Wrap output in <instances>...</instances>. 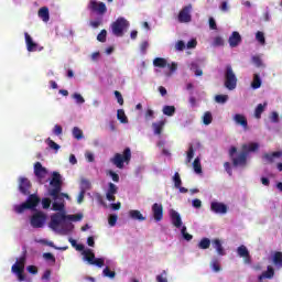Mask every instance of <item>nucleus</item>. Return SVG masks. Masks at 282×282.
I'll return each instance as SVG.
<instances>
[{
  "label": "nucleus",
  "instance_id": "obj_1",
  "mask_svg": "<svg viewBox=\"0 0 282 282\" xmlns=\"http://www.w3.org/2000/svg\"><path fill=\"white\" fill-rule=\"evenodd\" d=\"M52 189L48 191V195L57 203L63 204V181H61V174L58 172H53V177L50 182Z\"/></svg>",
  "mask_w": 282,
  "mask_h": 282
},
{
  "label": "nucleus",
  "instance_id": "obj_2",
  "mask_svg": "<svg viewBox=\"0 0 282 282\" xmlns=\"http://www.w3.org/2000/svg\"><path fill=\"white\" fill-rule=\"evenodd\" d=\"M40 204L41 197L36 194H30L24 203L14 206V210L18 215H21L25 213V210H36Z\"/></svg>",
  "mask_w": 282,
  "mask_h": 282
},
{
  "label": "nucleus",
  "instance_id": "obj_3",
  "mask_svg": "<svg viewBox=\"0 0 282 282\" xmlns=\"http://www.w3.org/2000/svg\"><path fill=\"white\" fill-rule=\"evenodd\" d=\"M229 158L232 162V166L236 169L238 166L246 167L248 165V151L246 150L238 152L237 147H231L229 149Z\"/></svg>",
  "mask_w": 282,
  "mask_h": 282
},
{
  "label": "nucleus",
  "instance_id": "obj_4",
  "mask_svg": "<svg viewBox=\"0 0 282 282\" xmlns=\"http://www.w3.org/2000/svg\"><path fill=\"white\" fill-rule=\"evenodd\" d=\"M110 162L117 166V169H124V163L129 164L131 162V149L126 148L121 153H116L112 159H110Z\"/></svg>",
  "mask_w": 282,
  "mask_h": 282
},
{
  "label": "nucleus",
  "instance_id": "obj_5",
  "mask_svg": "<svg viewBox=\"0 0 282 282\" xmlns=\"http://www.w3.org/2000/svg\"><path fill=\"white\" fill-rule=\"evenodd\" d=\"M225 87L229 89V91L237 89V75L235 70H232L231 65H227L225 68Z\"/></svg>",
  "mask_w": 282,
  "mask_h": 282
},
{
  "label": "nucleus",
  "instance_id": "obj_6",
  "mask_svg": "<svg viewBox=\"0 0 282 282\" xmlns=\"http://www.w3.org/2000/svg\"><path fill=\"white\" fill-rule=\"evenodd\" d=\"M127 28H129V21L124 18H118L111 24L112 34L115 36H124V30H127Z\"/></svg>",
  "mask_w": 282,
  "mask_h": 282
},
{
  "label": "nucleus",
  "instance_id": "obj_7",
  "mask_svg": "<svg viewBox=\"0 0 282 282\" xmlns=\"http://www.w3.org/2000/svg\"><path fill=\"white\" fill-rule=\"evenodd\" d=\"M87 10L94 14H98V17H105V14H107V4H105V2L89 0Z\"/></svg>",
  "mask_w": 282,
  "mask_h": 282
},
{
  "label": "nucleus",
  "instance_id": "obj_8",
  "mask_svg": "<svg viewBox=\"0 0 282 282\" xmlns=\"http://www.w3.org/2000/svg\"><path fill=\"white\" fill-rule=\"evenodd\" d=\"M191 12H193V4L183 7L177 15L178 23H191V21H193Z\"/></svg>",
  "mask_w": 282,
  "mask_h": 282
},
{
  "label": "nucleus",
  "instance_id": "obj_9",
  "mask_svg": "<svg viewBox=\"0 0 282 282\" xmlns=\"http://www.w3.org/2000/svg\"><path fill=\"white\" fill-rule=\"evenodd\" d=\"M47 221V216L43 212H36L32 215L30 224L32 228H43Z\"/></svg>",
  "mask_w": 282,
  "mask_h": 282
},
{
  "label": "nucleus",
  "instance_id": "obj_10",
  "mask_svg": "<svg viewBox=\"0 0 282 282\" xmlns=\"http://www.w3.org/2000/svg\"><path fill=\"white\" fill-rule=\"evenodd\" d=\"M65 219H67V215H65V213L53 214L51 216L50 228H52V230H58V226H61Z\"/></svg>",
  "mask_w": 282,
  "mask_h": 282
},
{
  "label": "nucleus",
  "instance_id": "obj_11",
  "mask_svg": "<svg viewBox=\"0 0 282 282\" xmlns=\"http://www.w3.org/2000/svg\"><path fill=\"white\" fill-rule=\"evenodd\" d=\"M152 215L155 221H162L164 219V206L160 203H154L152 205Z\"/></svg>",
  "mask_w": 282,
  "mask_h": 282
},
{
  "label": "nucleus",
  "instance_id": "obj_12",
  "mask_svg": "<svg viewBox=\"0 0 282 282\" xmlns=\"http://www.w3.org/2000/svg\"><path fill=\"white\" fill-rule=\"evenodd\" d=\"M210 210L216 215H226V213H228V206L224 203L212 202Z\"/></svg>",
  "mask_w": 282,
  "mask_h": 282
},
{
  "label": "nucleus",
  "instance_id": "obj_13",
  "mask_svg": "<svg viewBox=\"0 0 282 282\" xmlns=\"http://www.w3.org/2000/svg\"><path fill=\"white\" fill-rule=\"evenodd\" d=\"M32 188V183L26 177H20L19 191L22 195H30V189Z\"/></svg>",
  "mask_w": 282,
  "mask_h": 282
},
{
  "label": "nucleus",
  "instance_id": "obj_14",
  "mask_svg": "<svg viewBox=\"0 0 282 282\" xmlns=\"http://www.w3.org/2000/svg\"><path fill=\"white\" fill-rule=\"evenodd\" d=\"M34 175L37 180H45V175H47V169L41 164V162H36L34 164Z\"/></svg>",
  "mask_w": 282,
  "mask_h": 282
},
{
  "label": "nucleus",
  "instance_id": "obj_15",
  "mask_svg": "<svg viewBox=\"0 0 282 282\" xmlns=\"http://www.w3.org/2000/svg\"><path fill=\"white\" fill-rule=\"evenodd\" d=\"M237 254L238 257H241L245 259V263H250L251 258H250V251H248V248L243 245L237 248Z\"/></svg>",
  "mask_w": 282,
  "mask_h": 282
},
{
  "label": "nucleus",
  "instance_id": "obj_16",
  "mask_svg": "<svg viewBox=\"0 0 282 282\" xmlns=\"http://www.w3.org/2000/svg\"><path fill=\"white\" fill-rule=\"evenodd\" d=\"M170 217H171L172 225L175 228H183L184 227V226H182L183 223H182V216H180V213L172 209L171 214H170Z\"/></svg>",
  "mask_w": 282,
  "mask_h": 282
},
{
  "label": "nucleus",
  "instance_id": "obj_17",
  "mask_svg": "<svg viewBox=\"0 0 282 282\" xmlns=\"http://www.w3.org/2000/svg\"><path fill=\"white\" fill-rule=\"evenodd\" d=\"M212 246L216 249V252L219 257H226V249H224V245L219 238L212 240Z\"/></svg>",
  "mask_w": 282,
  "mask_h": 282
},
{
  "label": "nucleus",
  "instance_id": "obj_18",
  "mask_svg": "<svg viewBox=\"0 0 282 282\" xmlns=\"http://www.w3.org/2000/svg\"><path fill=\"white\" fill-rule=\"evenodd\" d=\"M118 193V186L113 183L108 184V191L106 193V199L108 202H113L116 199V194Z\"/></svg>",
  "mask_w": 282,
  "mask_h": 282
},
{
  "label": "nucleus",
  "instance_id": "obj_19",
  "mask_svg": "<svg viewBox=\"0 0 282 282\" xmlns=\"http://www.w3.org/2000/svg\"><path fill=\"white\" fill-rule=\"evenodd\" d=\"M25 270V258H20L19 260H17V262L12 265L11 268V272H13V274H17L19 272H23Z\"/></svg>",
  "mask_w": 282,
  "mask_h": 282
},
{
  "label": "nucleus",
  "instance_id": "obj_20",
  "mask_svg": "<svg viewBox=\"0 0 282 282\" xmlns=\"http://www.w3.org/2000/svg\"><path fill=\"white\" fill-rule=\"evenodd\" d=\"M24 39L28 52H36V50H39V44L32 40V36H30L28 33H24Z\"/></svg>",
  "mask_w": 282,
  "mask_h": 282
},
{
  "label": "nucleus",
  "instance_id": "obj_21",
  "mask_svg": "<svg viewBox=\"0 0 282 282\" xmlns=\"http://www.w3.org/2000/svg\"><path fill=\"white\" fill-rule=\"evenodd\" d=\"M241 43V34L239 32L234 31L231 35L229 36V45L230 47H238V45Z\"/></svg>",
  "mask_w": 282,
  "mask_h": 282
},
{
  "label": "nucleus",
  "instance_id": "obj_22",
  "mask_svg": "<svg viewBox=\"0 0 282 282\" xmlns=\"http://www.w3.org/2000/svg\"><path fill=\"white\" fill-rule=\"evenodd\" d=\"M165 124H166V120H161L152 123L154 135H162V131H164Z\"/></svg>",
  "mask_w": 282,
  "mask_h": 282
},
{
  "label": "nucleus",
  "instance_id": "obj_23",
  "mask_svg": "<svg viewBox=\"0 0 282 282\" xmlns=\"http://www.w3.org/2000/svg\"><path fill=\"white\" fill-rule=\"evenodd\" d=\"M130 219H134V221H147V217L142 215V213L138 209H131L129 212Z\"/></svg>",
  "mask_w": 282,
  "mask_h": 282
},
{
  "label": "nucleus",
  "instance_id": "obj_24",
  "mask_svg": "<svg viewBox=\"0 0 282 282\" xmlns=\"http://www.w3.org/2000/svg\"><path fill=\"white\" fill-rule=\"evenodd\" d=\"M234 120L236 124H240L243 129H248V119H246V116L237 113L235 115Z\"/></svg>",
  "mask_w": 282,
  "mask_h": 282
},
{
  "label": "nucleus",
  "instance_id": "obj_25",
  "mask_svg": "<svg viewBox=\"0 0 282 282\" xmlns=\"http://www.w3.org/2000/svg\"><path fill=\"white\" fill-rule=\"evenodd\" d=\"M262 158H263V160H267V162H269V164H272V162H274V158H282V151L264 153Z\"/></svg>",
  "mask_w": 282,
  "mask_h": 282
},
{
  "label": "nucleus",
  "instance_id": "obj_26",
  "mask_svg": "<svg viewBox=\"0 0 282 282\" xmlns=\"http://www.w3.org/2000/svg\"><path fill=\"white\" fill-rule=\"evenodd\" d=\"M259 281H263V279H274V269L272 267H267V271L262 272L258 276Z\"/></svg>",
  "mask_w": 282,
  "mask_h": 282
},
{
  "label": "nucleus",
  "instance_id": "obj_27",
  "mask_svg": "<svg viewBox=\"0 0 282 282\" xmlns=\"http://www.w3.org/2000/svg\"><path fill=\"white\" fill-rule=\"evenodd\" d=\"M39 17L44 23H47V21H50V9L47 7H42L39 10Z\"/></svg>",
  "mask_w": 282,
  "mask_h": 282
},
{
  "label": "nucleus",
  "instance_id": "obj_28",
  "mask_svg": "<svg viewBox=\"0 0 282 282\" xmlns=\"http://www.w3.org/2000/svg\"><path fill=\"white\" fill-rule=\"evenodd\" d=\"M85 261H87L90 265L94 263V260L96 259V254L91 249H86L83 251Z\"/></svg>",
  "mask_w": 282,
  "mask_h": 282
},
{
  "label": "nucleus",
  "instance_id": "obj_29",
  "mask_svg": "<svg viewBox=\"0 0 282 282\" xmlns=\"http://www.w3.org/2000/svg\"><path fill=\"white\" fill-rule=\"evenodd\" d=\"M154 67H160L161 69H164V67H167L169 62L164 57H156L153 61Z\"/></svg>",
  "mask_w": 282,
  "mask_h": 282
},
{
  "label": "nucleus",
  "instance_id": "obj_30",
  "mask_svg": "<svg viewBox=\"0 0 282 282\" xmlns=\"http://www.w3.org/2000/svg\"><path fill=\"white\" fill-rule=\"evenodd\" d=\"M265 107H268V102L259 104L254 110V118H257L258 120L261 119V113L265 111Z\"/></svg>",
  "mask_w": 282,
  "mask_h": 282
},
{
  "label": "nucleus",
  "instance_id": "obj_31",
  "mask_svg": "<svg viewBox=\"0 0 282 282\" xmlns=\"http://www.w3.org/2000/svg\"><path fill=\"white\" fill-rule=\"evenodd\" d=\"M117 120H119L121 124H127L129 122V118H127L124 110L122 109L117 110Z\"/></svg>",
  "mask_w": 282,
  "mask_h": 282
},
{
  "label": "nucleus",
  "instance_id": "obj_32",
  "mask_svg": "<svg viewBox=\"0 0 282 282\" xmlns=\"http://www.w3.org/2000/svg\"><path fill=\"white\" fill-rule=\"evenodd\" d=\"M273 263L276 268H282V252L276 251L273 256Z\"/></svg>",
  "mask_w": 282,
  "mask_h": 282
},
{
  "label": "nucleus",
  "instance_id": "obj_33",
  "mask_svg": "<svg viewBox=\"0 0 282 282\" xmlns=\"http://www.w3.org/2000/svg\"><path fill=\"white\" fill-rule=\"evenodd\" d=\"M261 83L259 74H253V80L251 82L252 89H259L261 87Z\"/></svg>",
  "mask_w": 282,
  "mask_h": 282
},
{
  "label": "nucleus",
  "instance_id": "obj_34",
  "mask_svg": "<svg viewBox=\"0 0 282 282\" xmlns=\"http://www.w3.org/2000/svg\"><path fill=\"white\" fill-rule=\"evenodd\" d=\"M198 248L200 250H208L210 248V239H208V238L200 239V241L198 243Z\"/></svg>",
  "mask_w": 282,
  "mask_h": 282
},
{
  "label": "nucleus",
  "instance_id": "obj_35",
  "mask_svg": "<svg viewBox=\"0 0 282 282\" xmlns=\"http://www.w3.org/2000/svg\"><path fill=\"white\" fill-rule=\"evenodd\" d=\"M52 209L55 210L56 213H65V204L54 202L52 205Z\"/></svg>",
  "mask_w": 282,
  "mask_h": 282
},
{
  "label": "nucleus",
  "instance_id": "obj_36",
  "mask_svg": "<svg viewBox=\"0 0 282 282\" xmlns=\"http://www.w3.org/2000/svg\"><path fill=\"white\" fill-rule=\"evenodd\" d=\"M89 188H91V183L88 180L83 178L80 181V191L84 193H87V191H89Z\"/></svg>",
  "mask_w": 282,
  "mask_h": 282
},
{
  "label": "nucleus",
  "instance_id": "obj_37",
  "mask_svg": "<svg viewBox=\"0 0 282 282\" xmlns=\"http://www.w3.org/2000/svg\"><path fill=\"white\" fill-rule=\"evenodd\" d=\"M164 116H175V106H164L163 107Z\"/></svg>",
  "mask_w": 282,
  "mask_h": 282
},
{
  "label": "nucleus",
  "instance_id": "obj_38",
  "mask_svg": "<svg viewBox=\"0 0 282 282\" xmlns=\"http://www.w3.org/2000/svg\"><path fill=\"white\" fill-rule=\"evenodd\" d=\"M73 137L75 138V140H83V138H84L83 130H80V128H78V127H74L73 128Z\"/></svg>",
  "mask_w": 282,
  "mask_h": 282
},
{
  "label": "nucleus",
  "instance_id": "obj_39",
  "mask_svg": "<svg viewBox=\"0 0 282 282\" xmlns=\"http://www.w3.org/2000/svg\"><path fill=\"white\" fill-rule=\"evenodd\" d=\"M213 122V113L210 111H206L203 116V123L208 126Z\"/></svg>",
  "mask_w": 282,
  "mask_h": 282
},
{
  "label": "nucleus",
  "instance_id": "obj_40",
  "mask_svg": "<svg viewBox=\"0 0 282 282\" xmlns=\"http://www.w3.org/2000/svg\"><path fill=\"white\" fill-rule=\"evenodd\" d=\"M215 100L218 105H226L228 102V95H216Z\"/></svg>",
  "mask_w": 282,
  "mask_h": 282
},
{
  "label": "nucleus",
  "instance_id": "obj_41",
  "mask_svg": "<svg viewBox=\"0 0 282 282\" xmlns=\"http://www.w3.org/2000/svg\"><path fill=\"white\" fill-rule=\"evenodd\" d=\"M193 169L195 173H202V162L199 161V158H196L193 162Z\"/></svg>",
  "mask_w": 282,
  "mask_h": 282
},
{
  "label": "nucleus",
  "instance_id": "obj_42",
  "mask_svg": "<svg viewBox=\"0 0 282 282\" xmlns=\"http://www.w3.org/2000/svg\"><path fill=\"white\" fill-rule=\"evenodd\" d=\"M173 182H174L175 188H180V186H182V177H180L178 172H175V174L173 176Z\"/></svg>",
  "mask_w": 282,
  "mask_h": 282
},
{
  "label": "nucleus",
  "instance_id": "obj_43",
  "mask_svg": "<svg viewBox=\"0 0 282 282\" xmlns=\"http://www.w3.org/2000/svg\"><path fill=\"white\" fill-rule=\"evenodd\" d=\"M97 41L99 43H106L107 42V30H101L100 33L97 35Z\"/></svg>",
  "mask_w": 282,
  "mask_h": 282
},
{
  "label": "nucleus",
  "instance_id": "obj_44",
  "mask_svg": "<svg viewBox=\"0 0 282 282\" xmlns=\"http://www.w3.org/2000/svg\"><path fill=\"white\" fill-rule=\"evenodd\" d=\"M181 235L183 236V239H185V241H191L193 239V235L186 232V226L182 227Z\"/></svg>",
  "mask_w": 282,
  "mask_h": 282
},
{
  "label": "nucleus",
  "instance_id": "obj_45",
  "mask_svg": "<svg viewBox=\"0 0 282 282\" xmlns=\"http://www.w3.org/2000/svg\"><path fill=\"white\" fill-rule=\"evenodd\" d=\"M256 39L259 43H261V45H265V35L263 34V32L258 31L256 33Z\"/></svg>",
  "mask_w": 282,
  "mask_h": 282
},
{
  "label": "nucleus",
  "instance_id": "obj_46",
  "mask_svg": "<svg viewBox=\"0 0 282 282\" xmlns=\"http://www.w3.org/2000/svg\"><path fill=\"white\" fill-rule=\"evenodd\" d=\"M193 158H195V150L193 149V145H189L186 158L187 163H191Z\"/></svg>",
  "mask_w": 282,
  "mask_h": 282
},
{
  "label": "nucleus",
  "instance_id": "obj_47",
  "mask_svg": "<svg viewBox=\"0 0 282 282\" xmlns=\"http://www.w3.org/2000/svg\"><path fill=\"white\" fill-rule=\"evenodd\" d=\"M66 219H69V221H80L83 219V214L67 215Z\"/></svg>",
  "mask_w": 282,
  "mask_h": 282
},
{
  "label": "nucleus",
  "instance_id": "obj_48",
  "mask_svg": "<svg viewBox=\"0 0 282 282\" xmlns=\"http://www.w3.org/2000/svg\"><path fill=\"white\" fill-rule=\"evenodd\" d=\"M104 276H108V279H115L116 278V272L110 271L109 267H106L104 269Z\"/></svg>",
  "mask_w": 282,
  "mask_h": 282
},
{
  "label": "nucleus",
  "instance_id": "obj_49",
  "mask_svg": "<svg viewBox=\"0 0 282 282\" xmlns=\"http://www.w3.org/2000/svg\"><path fill=\"white\" fill-rule=\"evenodd\" d=\"M107 175H109L111 177L112 182H117V183L120 182V175H118V173L109 170L107 172Z\"/></svg>",
  "mask_w": 282,
  "mask_h": 282
},
{
  "label": "nucleus",
  "instance_id": "obj_50",
  "mask_svg": "<svg viewBox=\"0 0 282 282\" xmlns=\"http://www.w3.org/2000/svg\"><path fill=\"white\" fill-rule=\"evenodd\" d=\"M117 221H118V215L112 214V215H110V216L108 217V224H109V226H111V227L116 226Z\"/></svg>",
  "mask_w": 282,
  "mask_h": 282
},
{
  "label": "nucleus",
  "instance_id": "obj_51",
  "mask_svg": "<svg viewBox=\"0 0 282 282\" xmlns=\"http://www.w3.org/2000/svg\"><path fill=\"white\" fill-rule=\"evenodd\" d=\"M90 265H97V268H102V265H105V259L95 258Z\"/></svg>",
  "mask_w": 282,
  "mask_h": 282
},
{
  "label": "nucleus",
  "instance_id": "obj_52",
  "mask_svg": "<svg viewBox=\"0 0 282 282\" xmlns=\"http://www.w3.org/2000/svg\"><path fill=\"white\" fill-rule=\"evenodd\" d=\"M73 98H74V100H76L77 105H83V104H85V98L82 97V95L78 94V93H75V94L73 95Z\"/></svg>",
  "mask_w": 282,
  "mask_h": 282
},
{
  "label": "nucleus",
  "instance_id": "obj_53",
  "mask_svg": "<svg viewBox=\"0 0 282 282\" xmlns=\"http://www.w3.org/2000/svg\"><path fill=\"white\" fill-rule=\"evenodd\" d=\"M115 96L117 98L118 105H124V98H122V94H120V91L115 90Z\"/></svg>",
  "mask_w": 282,
  "mask_h": 282
},
{
  "label": "nucleus",
  "instance_id": "obj_54",
  "mask_svg": "<svg viewBox=\"0 0 282 282\" xmlns=\"http://www.w3.org/2000/svg\"><path fill=\"white\" fill-rule=\"evenodd\" d=\"M191 69H195V76H203L204 72L199 68H197V64L192 63L191 64Z\"/></svg>",
  "mask_w": 282,
  "mask_h": 282
},
{
  "label": "nucleus",
  "instance_id": "obj_55",
  "mask_svg": "<svg viewBox=\"0 0 282 282\" xmlns=\"http://www.w3.org/2000/svg\"><path fill=\"white\" fill-rule=\"evenodd\" d=\"M50 206H52V200L50 198H43L42 207L44 208V210H47V208H50Z\"/></svg>",
  "mask_w": 282,
  "mask_h": 282
},
{
  "label": "nucleus",
  "instance_id": "obj_56",
  "mask_svg": "<svg viewBox=\"0 0 282 282\" xmlns=\"http://www.w3.org/2000/svg\"><path fill=\"white\" fill-rule=\"evenodd\" d=\"M212 270H214V272H220L221 271V267L219 265V262L217 260H213Z\"/></svg>",
  "mask_w": 282,
  "mask_h": 282
},
{
  "label": "nucleus",
  "instance_id": "obj_57",
  "mask_svg": "<svg viewBox=\"0 0 282 282\" xmlns=\"http://www.w3.org/2000/svg\"><path fill=\"white\" fill-rule=\"evenodd\" d=\"M100 25H102V18H98L95 21H90V26L91 28H100Z\"/></svg>",
  "mask_w": 282,
  "mask_h": 282
},
{
  "label": "nucleus",
  "instance_id": "obj_58",
  "mask_svg": "<svg viewBox=\"0 0 282 282\" xmlns=\"http://www.w3.org/2000/svg\"><path fill=\"white\" fill-rule=\"evenodd\" d=\"M214 45L216 47H221V45H224V39L221 36H216L214 39Z\"/></svg>",
  "mask_w": 282,
  "mask_h": 282
},
{
  "label": "nucleus",
  "instance_id": "obj_59",
  "mask_svg": "<svg viewBox=\"0 0 282 282\" xmlns=\"http://www.w3.org/2000/svg\"><path fill=\"white\" fill-rule=\"evenodd\" d=\"M251 61L253 64H256L257 67H261V65H263L261 57H259L258 55H254Z\"/></svg>",
  "mask_w": 282,
  "mask_h": 282
},
{
  "label": "nucleus",
  "instance_id": "obj_60",
  "mask_svg": "<svg viewBox=\"0 0 282 282\" xmlns=\"http://www.w3.org/2000/svg\"><path fill=\"white\" fill-rule=\"evenodd\" d=\"M156 281L158 282H169V280L166 279V272L163 271L162 274L156 275Z\"/></svg>",
  "mask_w": 282,
  "mask_h": 282
},
{
  "label": "nucleus",
  "instance_id": "obj_61",
  "mask_svg": "<svg viewBox=\"0 0 282 282\" xmlns=\"http://www.w3.org/2000/svg\"><path fill=\"white\" fill-rule=\"evenodd\" d=\"M224 169L226 171V173H228V175H232V167L230 166V162H225L224 163Z\"/></svg>",
  "mask_w": 282,
  "mask_h": 282
},
{
  "label": "nucleus",
  "instance_id": "obj_62",
  "mask_svg": "<svg viewBox=\"0 0 282 282\" xmlns=\"http://www.w3.org/2000/svg\"><path fill=\"white\" fill-rule=\"evenodd\" d=\"M147 50H149V42L144 41L140 45V51L142 52V54H147Z\"/></svg>",
  "mask_w": 282,
  "mask_h": 282
},
{
  "label": "nucleus",
  "instance_id": "obj_63",
  "mask_svg": "<svg viewBox=\"0 0 282 282\" xmlns=\"http://www.w3.org/2000/svg\"><path fill=\"white\" fill-rule=\"evenodd\" d=\"M53 133L55 135H61L63 133V127L55 124L54 129H53Z\"/></svg>",
  "mask_w": 282,
  "mask_h": 282
},
{
  "label": "nucleus",
  "instance_id": "obj_64",
  "mask_svg": "<svg viewBox=\"0 0 282 282\" xmlns=\"http://www.w3.org/2000/svg\"><path fill=\"white\" fill-rule=\"evenodd\" d=\"M270 120H271V122H274V123L279 122V113L273 111L271 113Z\"/></svg>",
  "mask_w": 282,
  "mask_h": 282
}]
</instances>
